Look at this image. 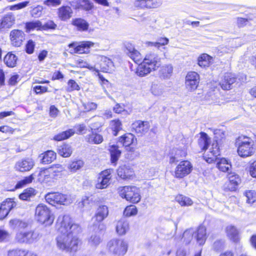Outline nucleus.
<instances>
[{"mask_svg":"<svg viewBox=\"0 0 256 256\" xmlns=\"http://www.w3.org/2000/svg\"><path fill=\"white\" fill-rule=\"evenodd\" d=\"M69 216H60L57 221L58 232L62 240H78L82 232L81 228L76 224H71Z\"/></svg>","mask_w":256,"mask_h":256,"instance_id":"f257e3e1","label":"nucleus"},{"mask_svg":"<svg viewBox=\"0 0 256 256\" xmlns=\"http://www.w3.org/2000/svg\"><path fill=\"white\" fill-rule=\"evenodd\" d=\"M45 198L48 203L54 206H68L74 200L71 194L59 192L48 193L46 195Z\"/></svg>","mask_w":256,"mask_h":256,"instance_id":"f03ea898","label":"nucleus"},{"mask_svg":"<svg viewBox=\"0 0 256 256\" xmlns=\"http://www.w3.org/2000/svg\"><path fill=\"white\" fill-rule=\"evenodd\" d=\"M35 218L38 222L50 225L54 222V218L51 214L50 208L45 204H38L35 210Z\"/></svg>","mask_w":256,"mask_h":256,"instance_id":"7ed1b4c3","label":"nucleus"},{"mask_svg":"<svg viewBox=\"0 0 256 256\" xmlns=\"http://www.w3.org/2000/svg\"><path fill=\"white\" fill-rule=\"evenodd\" d=\"M118 192L122 198H124L132 203H138L140 200L139 190L136 186L120 188Z\"/></svg>","mask_w":256,"mask_h":256,"instance_id":"20e7f679","label":"nucleus"},{"mask_svg":"<svg viewBox=\"0 0 256 256\" xmlns=\"http://www.w3.org/2000/svg\"><path fill=\"white\" fill-rule=\"evenodd\" d=\"M207 238L206 228L204 226H200L196 230L188 229L182 235V238L184 240H206Z\"/></svg>","mask_w":256,"mask_h":256,"instance_id":"39448f33","label":"nucleus"},{"mask_svg":"<svg viewBox=\"0 0 256 256\" xmlns=\"http://www.w3.org/2000/svg\"><path fill=\"white\" fill-rule=\"evenodd\" d=\"M238 152L242 157L252 156L254 152L253 142L248 138H244V140L239 144Z\"/></svg>","mask_w":256,"mask_h":256,"instance_id":"423d86ee","label":"nucleus"},{"mask_svg":"<svg viewBox=\"0 0 256 256\" xmlns=\"http://www.w3.org/2000/svg\"><path fill=\"white\" fill-rule=\"evenodd\" d=\"M192 170V166L188 160H184L176 166L174 176L177 178H182L189 174Z\"/></svg>","mask_w":256,"mask_h":256,"instance_id":"0eeeda50","label":"nucleus"},{"mask_svg":"<svg viewBox=\"0 0 256 256\" xmlns=\"http://www.w3.org/2000/svg\"><path fill=\"white\" fill-rule=\"evenodd\" d=\"M108 246L110 252L118 256H124L128 250L126 241H109Z\"/></svg>","mask_w":256,"mask_h":256,"instance_id":"6e6552de","label":"nucleus"},{"mask_svg":"<svg viewBox=\"0 0 256 256\" xmlns=\"http://www.w3.org/2000/svg\"><path fill=\"white\" fill-rule=\"evenodd\" d=\"M58 248L66 252L74 253L80 248V241H56Z\"/></svg>","mask_w":256,"mask_h":256,"instance_id":"1a4fd4ad","label":"nucleus"},{"mask_svg":"<svg viewBox=\"0 0 256 256\" xmlns=\"http://www.w3.org/2000/svg\"><path fill=\"white\" fill-rule=\"evenodd\" d=\"M34 160L30 158H24L17 161L14 166L16 171L24 172L30 171L34 166Z\"/></svg>","mask_w":256,"mask_h":256,"instance_id":"9d476101","label":"nucleus"},{"mask_svg":"<svg viewBox=\"0 0 256 256\" xmlns=\"http://www.w3.org/2000/svg\"><path fill=\"white\" fill-rule=\"evenodd\" d=\"M108 214V207L106 205H100L97 208L94 219L96 222V224H94L96 226H98V229L102 230L104 228V226L101 223Z\"/></svg>","mask_w":256,"mask_h":256,"instance_id":"9b49d317","label":"nucleus"},{"mask_svg":"<svg viewBox=\"0 0 256 256\" xmlns=\"http://www.w3.org/2000/svg\"><path fill=\"white\" fill-rule=\"evenodd\" d=\"M200 76L194 72H188L186 77V88L189 92H193L196 90L199 84Z\"/></svg>","mask_w":256,"mask_h":256,"instance_id":"f8f14e48","label":"nucleus"},{"mask_svg":"<svg viewBox=\"0 0 256 256\" xmlns=\"http://www.w3.org/2000/svg\"><path fill=\"white\" fill-rule=\"evenodd\" d=\"M112 171L111 170L108 169L102 172L100 174L96 184V188L104 189L108 186L110 184V180L112 178Z\"/></svg>","mask_w":256,"mask_h":256,"instance_id":"ddd939ff","label":"nucleus"},{"mask_svg":"<svg viewBox=\"0 0 256 256\" xmlns=\"http://www.w3.org/2000/svg\"><path fill=\"white\" fill-rule=\"evenodd\" d=\"M94 44L92 42L86 41L82 42L78 44L77 42H72L69 44L70 48H74V52L78 54L88 53L90 48L93 46Z\"/></svg>","mask_w":256,"mask_h":256,"instance_id":"4468645a","label":"nucleus"},{"mask_svg":"<svg viewBox=\"0 0 256 256\" xmlns=\"http://www.w3.org/2000/svg\"><path fill=\"white\" fill-rule=\"evenodd\" d=\"M124 46V52L135 62L138 63L142 60L141 54L131 43H126Z\"/></svg>","mask_w":256,"mask_h":256,"instance_id":"2eb2a0df","label":"nucleus"},{"mask_svg":"<svg viewBox=\"0 0 256 256\" xmlns=\"http://www.w3.org/2000/svg\"><path fill=\"white\" fill-rule=\"evenodd\" d=\"M12 44L14 46H20L25 39L24 32L20 30H12L10 34Z\"/></svg>","mask_w":256,"mask_h":256,"instance_id":"dca6fc26","label":"nucleus"},{"mask_svg":"<svg viewBox=\"0 0 256 256\" xmlns=\"http://www.w3.org/2000/svg\"><path fill=\"white\" fill-rule=\"evenodd\" d=\"M144 64L148 65L152 70H155L160 66V58L154 54H147L143 60Z\"/></svg>","mask_w":256,"mask_h":256,"instance_id":"f3484780","label":"nucleus"},{"mask_svg":"<svg viewBox=\"0 0 256 256\" xmlns=\"http://www.w3.org/2000/svg\"><path fill=\"white\" fill-rule=\"evenodd\" d=\"M236 82V76L234 74L227 72L224 76L223 78L220 82V85L224 90H229L232 88V85Z\"/></svg>","mask_w":256,"mask_h":256,"instance_id":"a211bd4d","label":"nucleus"},{"mask_svg":"<svg viewBox=\"0 0 256 256\" xmlns=\"http://www.w3.org/2000/svg\"><path fill=\"white\" fill-rule=\"evenodd\" d=\"M150 127L148 122L137 120L132 124V128L138 136H142L148 132Z\"/></svg>","mask_w":256,"mask_h":256,"instance_id":"6ab92c4d","label":"nucleus"},{"mask_svg":"<svg viewBox=\"0 0 256 256\" xmlns=\"http://www.w3.org/2000/svg\"><path fill=\"white\" fill-rule=\"evenodd\" d=\"M100 65L102 71L111 72L114 70V64L112 60L104 56H101Z\"/></svg>","mask_w":256,"mask_h":256,"instance_id":"aec40b11","label":"nucleus"},{"mask_svg":"<svg viewBox=\"0 0 256 256\" xmlns=\"http://www.w3.org/2000/svg\"><path fill=\"white\" fill-rule=\"evenodd\" d=\"M117 173L122 179L130 178L134 175L132 169L126 165L120 166L117 170Z\"/></svg>","mask_w":256,"mask_h":256,"instance_id":"412c9836","label":"nucleus"},{"mask_svg":"<svg viewBox=\"0 0 256 256\" xmlns=\"http://www.w3.org/2000/svg\"><path fill=\"white\" fill-rule=\"evenodd\" d=\"M38 180L41 182L47 183L52 180L56 178L54 174H53L49 168L42 169L38 175Z\"/></svg>","mask_w":256,"mask_h":256,"instance_id":"4be33fe9","label":"nucleus"},{"mask_svg":"<svg viewBox=\"0 0 256 256\" xmlns=\"http://www.w3.org/2000/svg\"><path fill=\"white\" fill-rule=\"evenodd\" d=\"M16 18L12 12H9L4 16L0 22L1 28H10L14 24Z\"/></svg>","mask_w":256,"mask_h":256,"instance_id":"5701e85b","label":"nucleus"},{"mask_svg":"<svg viewBox=\"0 0 256 256\" xmlns=\"http://www.w3.org/2000/svg\"><path fill=\"white\" fill-rule=\"evenodd\" d=\"M216 160V167L222 172H228L231 171L232 164L230 162L224 158Z\"/></svg>","mask_w":256,"mask_h":256,"instance_id":"b1692460","label":"nucleus"},{"mask_svg":"<svg viewBox=\"0 0 256 256\" xmlns=\"http://www.w3.org/2000/svg\"><path fill=\"white\" fill-rule=\"evenodd\" d=\"M57 150L58 154L64 158L70 157L73 151L71 146L66 143L58 146Z\"/></svg>","mask_w":256,"mask_h":256,"instance_id":"393cba45","label":"nucleus"},{"mask_svg":"<svg viewBox=\"0 0 256 256\" xmlns=\"http://www.w3.org/2000/svg\"><path fill=\"white\" fill-rule=\"evenodd\" d=\"M72 10L70 7L62 6L58 9V16L62 20H66L72 17Z\"/></svg>","mask_w":256,"mask_h":256,"instance_id":"a878e982","label":"nucleus"},{"mask_svg":"<svg viewBox=\"0 0 256 256\" xmlns=\"http://www.w3.org/2000/svg\"><path fill=\"white\" fill-rule=\"evenodd\" d=\"M41 162L43 164H48L54 162L56 158V154L53 150H47L41 154Z\"/></svg>","mask_w":256,"mask_h":256,"instance_id":"bb28decb","label":"nucleus"},{"mask_svg":"<svg viewBox=\"0 0 256 256\" xmlns=\"http://www.w3.org/2000/svg\"><path fill=\"white\" fill-rule=\"evenodd\" d=\"M200 136L198 140V144L202 150H206L210 142V139L205 132L200 133Z\"/></svg>","mask_w":256,"mask_h":256,"instance_id":"cd10ccee","label":"nucleus"},{"mask_svg":"<svg viewBox=\"0 0 256 256\" xmlns=\"http://www.w3.org/2000/svg\"><path fill=\"white\" fill-rule=\"evenodd\" d=\"M17 60V56L12 52L8 53L4 56V64L9 68L16 66Z\"/></svg>","mask_w":256,"mask_h":256,"instance_id":"c85d7f7f","label":"nucleus"},{"mask_svg":"<svg viewBox=\"0 0 256 256\" xmlns=\"http://www.w3.org/2000/svg\"><path fill=\"white\" fill-rule=\"evenodd\" d=\"M152 70L142 62L136 68V74L139 76H144L149 74Z\"/></svg>","mask_w":256,"mask_h":256,"instance_id":"c756f323","label":"nucleus"},{"mask_svg":"<svg viewBox=\"0 0 256 256\" xmlns=\"http://www.w3.org/2000/svg\"><path fill=\"white\" fill-rule=\"evenodd\" d=\"M109 150L110 153L112 162L116 163L121 154V151L118 149V146L116 145L110 146Z\"/></svg>","mask_w":256,"mask_h":256,"instance_id":"7c9ffc66","label":"nucleus"},{"mask_svg":"<svg viewBox=\"0 0 256 256\" xmlns=\"http://www.w3.org/2000/svg\"><path fill=\"white\" fill-rule=\"evenodd\" d=\"M173 68L171 64L163 66L160 70V77L165 79L169 78L172 72Z\"/></svg>","mask_w":256,"mask_h":256,"instance_id":"2f4dec72","label":"nucleus"},{"mask_svg":"<svg viewBox=\"0 0 256 256\" xmlns=\"http://www.w3.org/2000/svg\"><path fill=\"white\" fill-rule=\"evenodd\" d=\"M128 229V223L127 221L121 220L118 222L116 230L119 235L125 234Z\"/></svg>","mask_w":256,"mask_h":256,"instance_id":"473e14b6","label":"nucleus"},{"mask_svg":"<svg viewBox=\"0 0 256 256\" xmlns=\"http://www.w3.org/2000/svg\"><path fill=\"white\" fill-rule=\"evenodd\" d=\"M16 206V202L12 198H7L0 204V207L8 214Z\"/></svg>","mask_w":256,"mask_h":256,"instance_id":"72a5a7b5","label":"nucleus"},{"mask_svg":"<svg viewBox=\"0 0 256 256\" xmlns=\"http://www.w3.org/2000/svg\"><path fill=\"white\" fill-rule=\"evenodd\" d=\"M75 133L72 129L60 132L54 137V140L56 141H60L69 138Z\"/></svg>","mask_w":256,"mask_h":256,"instance_id":"f704fd0d","label":"nucleus"},{"mask_svg":"<svg viewBox=\"0 0 256 256\" xmlns=\"http://www.w3.org/2000/svg\"><path fill=\"white\" fill-rule=\"evenodd\" d=\"M84 162L81 160H74L71 162L68 165V169L72 172H76L83 167Z\"/></svg>","mask_w":256,"mask_h":256,"instance_id":"c9c22d12","label":"nucleus"},{"mask_svg":"<svg viewBox=\"0 0 256 256\" xmlns=\"http://www.w3.org/2000/svg\"><path fill=\"white\" fill-rule=\"evenodd\" d=\"M212 58L206 54H202L198 58V64L202 68L208 67L210 62Z\"/></svg>","mask_w":256,"mask_h":256,"instance_id":"e433bc0d","label":"nucleus"},{"mask_svg":"<svg viewBox=\"0 0 256 256\" xmlns=\"http://www.w3.org/2000/svg\"><path fill=\"white\" fill-rule=\"evenodd\" d=\"M134 136L131 134H127L121 136L119 139V142L123 146H128L133 143Z\"/></svg>","mask_w":256,"mask_h":256,"instance_id":"4c0bfd02","label":"nucleus"},{"mask_svg":"<svg viewBox=\"0 0 256 256\" xmlns=\"http://www.w3.org/2000/svg\"><path fill=\"white\" fill-rule=\"evenodd\" d=\"M72 24L76 26L78 30L84 31L88 30V24L86 21L82 18H76L72 21Z\"/></svg>","mask_w":256,"mask_h":256,"instance_id":"58836bf2","label":"nucleus"},{"mask_svg":"<svg viewBox=\"0 0 256 256\" xmlns=\"http://www.w3.org/2000/svg\"><path fill=\"white\" fill-rule=\"evenodd\" d=\"M176 200L182 206H190L193 204L192 200L190 198L182 195L177 196Z\"/></svg>","mask_w":256,"mask_h":256,"instance_id":"ea45409f","label":"nucleus"},{"mask_svg":"<svg viewBox=\"0 0 256 256\" xmlns=\"http://www.w3.org/2000/svg\"><path fill=\"white\" fill-rule=\"evenodd\" d=\"M36 194V191L33 188L26 189L22 193L20 194L19 198L20 200H29L30 198L34 196Z\"/></svg>","mask_w":256,"mask_h":256,"instance_id":"a19ab883","label":"nucleus"},{"mask_svg":"<svg viewBox=\"0 0 256 256\" xmlns=\"http://www.w3.org/2000/svg\"><path fill=\"white\" fill-rule=\"evenodd\" d=\"M42 24L40 20H36L26 22V28L27 32L32 30H42Z\"/></svg>","mask_w":256,"mask_h":256,"instance_id":"79ce46f5","label":"nucleus"},{"mask_svg":"<svg viewBox=\"0 0 256 256\" xmlns=\"http://www.w3.org/2000/svg\"><path fill=\"white\" fill-rule=\"evenodd\" d=\"M226 232L228 237L230 239L236 240L238 238V230L234 226H228L226 228Z\"/></svg>","mask_w":256,"mask_h":256,"instance_id":"37998d69","label":"nucleus"},{"mask_svg":"<svg viewBox=\"0 0 256 256\" xmlns=\"http://www.w3.org/2000/svg\"><path fill=\"white\" fill-rule=\"evenodd\" d=\"M88 142L95 144H99L102 142L103 137L100 134L92 132L88 136Z\"/></svg>","mask_w":256,"mask_h":256,"instance_id":"c03bdc74","label":"nucleus"},{"mask_svg":"<svg viewBox=\"0 0 256 256\" xmlns=\"http://www.w3.org/2000/svg\"><path fill=\"white\" fill-rule=\"evenodd\" d=\"M151 92L155 96H160L164 92V86L158 84L152 83L150 89Z\"/></svg>","mask_w":256,"mask_h":256,"instance_id":"a18cd8bd","label":"nucleus"},{"mask_svg":"<svg viewBox=\"0 0 256 256\" xmlns=\"http://www.w3.org/2000/svg\"><path fill=\"white\" fill-rule=\"evenodd\" d=\"M37 234L34 232H24L18 234L17 236L18 238L20 240H34L37 238Z\"/></svg>","mask_w":256,"mask_h":256,"instance_id":"49530a36","label":"nucleus"},{"mask_svg":"<svg viewBox=\"0 0 256 256\" xmlns=\"http://www.w3.org/2000/svg\"><path fill=\"white\" fill-rule=\"evenodd\" d=\"M34 174H32L28 176H26L24 179L19 181L16 184V187L17 188H20L24 186L31 183L34 180Z\"/></svg>","mask_w":256,"mask_h":256,"instance_id":"de8ad7c7","label":"nucleus"},{"mask_svg":"<svg viewBox=\"0 0 256 256\" xmlns=\"http://www.w3.org/2000/svg\"><path fill=\"white\" fill-rule=\"evenodd\" d=\"M78 8H80L86 10H90L94 7L93 4L88 0H78Z\"/></svg>","mask_w":256,"mask_h":256,"instance_id":"09e8293b","label":"nucleus"},{"mask_svg":"<svg viewBox=\"0 0 256 256\" xmlns=\"http://www.w3.org/2000/svg\"><path fill=\"white\" fill-rule=\"evenodd\" d=\"M210 152L211 153V156H213L214 158L213 157L208 158V159L210 160V161L208 162H210L211 161L213 160L214 158L216 159V157L220 155L219 148L218 147L217 142H216L215 143L214 142L212 144V148L210 149Z\"/></svg>","mask_w":256,"mask_h":256,"instance_id":"8fccbe9b","label":"nucleus"},{"mask_svg":"<svg viewBox=\"0 0 256 256\" xmlns=\"http://www.w3.org/2000/svg\"><path fill=\"white\" fill-rule=\"evenodd\" d=\"M227 178L230 182L234 186H237L240 182V178L238 176L235 172L231 171L228 172Z\"/></svg>","mask_w":256,"mask_h":256,"instance_id":"3c124183","label":"nucleus"},{"mask_svg":"<svg viewBox=\"0 0 256 256\" xmlns=\"http://www.w3.org/2000/svg\"><path fill=\"white\" fill-rule=\"evenodd\" d=\"M48 168L50 172L54 174L56 178L58 176V174L62 172L64 169V167L60 164H53Z\"/></svg>","mask_w":256,"mask_h":256,"instance_id":"603ef678","label":"nucleus"},{"mask_svg":"<svg viewBox=\"0 0 256 256\" xmlns=\"http://www.w3.org/2000/svg\"><path fill=\"white\" fill-rule=\"evenodd\" d=\"M110 124L114 132V136H116L118 132L122 129V123L119 120H112Z\"/></svg>","mask_w":256,"mask_h":256,"instance_id":"864d4df0","label":"nucleus"},{"mask_svg":"<svg viewBox=\"0 0 256 256\" xmlns=\"http://www.w3.org/2000/svg\"><path fill=\"white\" fill-rule=\"evenodd\" d=\"M246 202L248 204H252L256 200V193L254 190H248L245 192Z\"/></svg>","mask_w":256,"mask_h":256,"instance_id":"5fc2aeb1","label":"nucleus"},{"mask_svg":"<svg viewBox=\"0 0 256 256\" xmlns=\"http://www.w3.org/2000/svg\"><path fill=\"white\" fill-rule=\"evenodd\" d=\"M137 209L134 206H127L124 212V214L128 217L136 215L137 214Z\"/></svg>","mask_w":256,"mask_h":256,"instance_id":"6e6d98bb","label":"nucleus"},{"mask_svg":"<svg viewBox=\"0 0 256 256\" xmlns=\"http://www.w3.org/2000/svg\"><path fill=\"white\" fill-rule=\"evenodd\" d=\"M68 86L66 90L67 91L69 92L74 90H78L80 89V86L78 85V84L74 80H68Z\"/></svg>","mask_w":256,"mask_h":256,"instance_id":"4d7b16f0","label":"nucleus"},{"mask_svg":"<svg viewBox=\"0 0 256 256\" xmlns=\"http://www.w3.org/2000/svg\"><path fill=\"white\" fill-rule=\"evenodd\" d=\"M43 8L42 6H38L34 8L31 11V14L35 18L39 17L42 14Z\"/></svg>","mask_w":256,"mask_h":256,"instance_id":"13d9d810","label":"nucleus"},{"mask_svg":"<svg viewBox=\"0 0 256 256\" xmlns=\"http://www.w3.org/2000/svg\"><path fill=\"white\" fill-rule=\"evenodd\" d=\"M83 106L85 110L87 112L95 110L97 108V104L93 102L84 103Z\"/></svg>","mask_w":256,"mask_h":256,"instance_id":"bf43d9fd","label":"nucleus"},{"mask_svg":"<svg viewBox=\"0 0 256 256\" xmlns=\"http://www.w3.org/2000/svg\"><path fill=\"white\" fill-rule=\"evenodd\" d=\"M56 27V24L52 20H48L44 25L42 24V30H46L48 29L54 30Z\"/></svg>","mask_w":256,"mask_h":256,"instance_id":"052dcab7","label":"nucleus"},{"mask_svg":"<svg viewBox=\"0 0 256 256\" xmlns=\"http://www.w3.org/2000/svg\"><path fill=\"white\" fill-rule=\"evenodd\" d=\"M35 44L32 40H29L26 46V52L29 54L33 53Z\"/></svg>","mask_w":256,"mask_h":256,"instance_id":"680f3d73","label":"nucleus"},{"mask_svg":"<svg viewBox=\"0 0 256 256\" xmlns=\"http://www.w3.org/2000/svg\"><path fill=\"white\" fill-rule=\"evenodd\" d=\"M168 39L166 38H160L158 39V41L154 43V46L159 47L160 46H165L168 42Z\"/></svg>","mask_w":256,"mask_h":256,"instance_id":"e2e57ef3","label":"nucleus"},{"mask_svg":"<svg viewBox=\"0 0 256 256\" xmlns=\"http://www.w3.org/2000/svg\"><path fill=\"white\" fill-rule=\"evenodd\" d=\"M62 0H46L44 4L49 6H56L61 4Z\"/></svg>","mask_w":256,"mask_h":256,"instance_id":"0e129e2a","label":"nucleus"},{"mask_svg":"<svg viewBox=\"0 0 256 256\" xmlns=\"http://www.w3.org/2000/svg\"><path fill=\"white\" fill-rule=\"evenodd\" d=\"M159 0H146L147 8H154L160 5Z\"/></svg>","mask_w":256,"mask_h":256,"instance_id":"69168bd1","label":"nucleus"},{"mask_svg":"<svg viewBox=\"0 0 256 256\" xmlns=\"http://www.w3.org/2000/svg\"><path fill=\"white\" fill-rule=\"evenodd\" d=\"M34 90L36 94H42L48 92V88L41 86H36L34 88Z\"/></svg>","mask_w":256,"mask_h":256,"instance_id":"338daca9","label":"nucleus"},{"mask_svg":"<svg viewBox=\"0 0 256 256\" xmlns=\"http://www.w3.org/2000/svg\"><path fill=\"white\" fill-rule=\"evenodd\" d=\"M188 254V250L186 248L182 247L177 250L176 256H186Z\"/></svg>","mask_w":256,"mask_h":256,"instance_id":"774afa93","label":"nucleus"}]
</instances>
